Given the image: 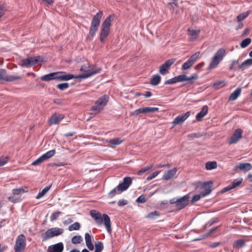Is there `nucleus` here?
Listing matches in <instances>:
<instances>
[{
  "mask_svg": "<svg viewBox=\"0 0 252 252\" xmlns=\"http://www.w3.org/2000/svg\"><path fill=\"white\" fill-rule=\"evenodd\" d=\"M51 188V186H47L43 189L42 191H40L36 197V199H39L43 196Z\"/></svg>",
  "mask_w": 252,
  "mask_h": 252,
  "instance_id": "nucleus-36",
  "label": "nucleus"
},
{
  "mask_svg": "<svg viewBox=\"0 0 252 252\" xmlns=\"http://www.w3.org/2000/svg\"><path fill=\"white\" fill-rule=\"evenodd\" d=\"M45 161L43 160V158L42 156L40 157L39 158L35 160L32 163V165H37L40 164L41 163Z\"/></svg>",
  "mask_w": 252,
  "mask_h": 252,
  "instance_id": "nucleus-55",
  "label": "nucleus"
},
{
  "mask_svg": "<svg viewBox=\"0 0 252 252\" xmlns=\"http://www.w3.org/2000/svg\"><path fill=\"white\" fill-rule=\"evenodd\" d=\"M127 204V200H124V199L120 200L118 202V205L119 206H124V205H126Z\"/></svg>",
  "mask_w": 252,
  "mask_h": 252,
  "instance_id": "nucleus-60",
  "label": "nucleus"
},
{
  "mask_svg": "<svg viewBox=\"0 0 252 252\" xmlns=\"http://www.w3.org/2000/svg\"><path fill=\"white\" fill-rule=\"evenodd\" d=\"M200 55V52H198L195 53L194 54L192 55L190 58L189 59L190 62L193 64L194 62L196 61L197 58H198Z\"/></svg>",
  "mask_w": 252,
  "mask_h": 252,
  "instance_id": "nucleus-46",
  "label": "nucleus"
},
{
  "mask_svg": "<svg viewBox=\"0 0 252 252\" xmlns=\"http://www.w3.org/2000/svg\"><path fill=\"white\" fill-rule=\"evenodd\" d=\"M208 106L207 105H204L201 111L198 113L196 116V120L197 121H200L202 120V118L207 114L208 113Z\"/></svg>",
  "mask_w": 252,
  "mask_h": 252,
  "instance_id": "nucleus-21",
  "label": "nucleus"
},
{
  "mask_svg": "<svg viewBox=\"0 0 252 252\" xmlns=\"http://www.w3.org/2000/svg\"><path fill=\"white\" fill-rule=\"evenodd\" d=\"M85 239L86 244L92 242L91 236L88 233H86L85 234Z\"/></svg>",
  "mask_w": 252,
  "mask_h": 252,
  "instance_id": "nucleus-58",
  "label": "nucleus"
},
{
  "mask_svg": "<svg viewBox=\"0 0 252 252\" xmlns=\"http://www.w3.org/2000/svg\"><path fill=\"white\" fill-rule=\"evenodd\" d=\"M90 215L93 218L95 222L98 225H101L104 220V225L108 232H111V221L109 217L105 214H103V217L101 213L94 210L90 211Z\"/></svg>",
  "mask_w": 252,
  "mask_h": 252,
  "instance_id": "nucleus-1",
  "label": "nucleus"
},
{
  "mask_svg": "<svg viewBox=\"0 0 252 252\" xmlns=\"http://www.w3.org/2000/svg\"><path fill=\"white\" fill-rule=\"evenodd\" d=\"M103 249V245L101 242H98L95 245L94 252H101Z\"/></svg>",
  "mask_w": 252,
  "mask_h": 252,
  "instance_id": "nucleus-42",
  "label": "nucleus"
},
{
  "mask_svg": "<svg viewBox=\"0 0 252 252\" xmlns=\"http://www.w3.org/2000/svg\"><path fill=\"white\" fill-rule=\"evenodd\" d=\"M64 246L62 242L50 246L48 248L47 252H63Z\"/></svg>",
  "mask_w": 252,
  "mask_h": 252,
  "instance_id": "nucleus-14",
  "label": "nucleus"
},
{
  "mask_svg": "<svg viewBox=\"0 0 252 252\" xmlns=\"http://www.w3.org/2000/svg\"><path fill=\"white\" fill-rule=\"evenodd\" d=\"M82 241V237L80 236H75L71 239V242L74 244H79Z\"/></svg>",
  "mask_w": 252,
  "mask_h": 252,
  "instance_id": "nucleus-45",
  "label": "nucleus"
},
{
  "mask_svg": "<svg viewBox=\"0 0 252 252\" xmlns=\"http://www.w3.org/2000/svg\"><path fill=\"white\" fill-rule=\"evenodd\" d=\"M39 59V56L29 57L27 59L22 60L20 62V65L23 67H30L37 63Z\"/></svg>",
  "mask_w": 252,
  "mask_h": 252,
  "instance_id": "nucleus-7",
  "label": "nucleus"
},
{
  "mask_svg": "<svg viewBox=\"0 0 252 252\" xmlns=\"http://www.w3.org/2000/svg\"><path fill=\"white\" fill-rule=\"evenodd\" d=\"M252 40L250 38H247L244 39L240 43V46L242 48H246L251 43Z\"/></svg>",
  "mask_w": 252,
  "mask_h": 252,
  "instance_id": "nucleus-40",
  "label": "nucleus"
},
{
  "mask_svg": "<svg viewBox=\"0 0 252 252\" xmlns=\"http://www.w3.org/2000/svg\"><path fill=\"white\" fill-rule=\"evenodd\" d=\"M103 15L102 11H98L93 17L91 25L98 27L100 25V20Z\"/></svg>",
  "mask_w": 252,
  "mask_h": 252,
  "instance_id": "nucleus-17",
  "label": "nucleus"
},
{
  "mask_svg": "<svg viewBox=\"0 0 252 252\" xmlns=\"http://www.w3.org/2000/svg\"><path fill=\"white\" fill-rule=\"evenodd\" d=\"M245 245V241L244 240L240 239L235 241L233 244V247L237 249H239Z\"/></svg>",
  "mask_w": 252,
  "mask_h": 252,
  "instance_id": "nucleus-31",
  "label": "nucleus"
},
{
  "mask_svg": "<svg viewBox=\"0 0 252 252\" xmlns=\"http://www.w3.org/2000/svg\"><path fill=\"white\" fill-rule=\"evenodd\" d=\"M250 14L249 11H247V12L242 13L238 15L237 17V19L238 22H241V21L245 19L246 17H247Z\"/></svg>",
  "mask_w": 252,
  "mask_h": 252,
  "instance_id": "nucleus-41",
  "label": "nucleus"
},
{
  "mask_svg": "<svg viewBox=\"0 0 252 252\" xmlns=\"http://www.w3.org/2000/svg\"><path fill=\"white\" fill-rule=\"evenodd\" d=\"M58 72H53L41 76V80L48 81L53 79L57 80Z\"/></svg>",
  "mask_w": 252,
  "mask_h": 252,
  "instance_id": "nucleus-20",
  "label": "nucleus"
},
{
  "mask_svg": "<svg viewBox=\"0 0 252 252\" xmlns=\"http://www.w3.org/2000/svg\"><path fill=\"white\" fill-rule=\"evenodd\" d=\"M115 16L113 14L109 15L103 22L101 25L100 33V40L103 42L110 33V28L111 26V22L114 20Z\"/></svg>",
  "mask_w": 252,
  "mask_h": 252,
  "instance_id": "nucleus-2",
  "label": "nucleus"
},
{
  "mask_svg": "<svg viewBox=\"0 0 252 252\" xmlns=\"http://www.w3.org/2000/svg\"><path fill=\"white\" fill-rule=\"evenodd\" d=\"M109 97L107 95H104L100 97L92 106L91 110L94 111L95 114L99 113L104 108L108 101Z\"/></svg>",
  "mask_w": 252,
  "mask_h": 252,
  "instance_id": "nucleus-4",
  "label": "nucleus"
},
{
  "mask_svg": "<svg viewBox=\"0 0 252 252\" xmlns=\"http://www.w3.org/2000/svg\"><path fill=\"white\" fill-rule=\"evenodd\" d=\"M6 248L7 247L5 246L4 244L0 243V252H3L6 250Z\"/></svg>",
  "mask_w": 252,
  "mask_h": 252,
  "instance_id": "nucleus-64",
  "label": "nucleus"
},
{
  "mask_svg": "<svg viewBox=\"0 0 252 252\" xmlns=\"http://www.w3.org/2000/svg\"><path fill=\"white\" fill-rule=\"evenodd\" d=\"M56 153L55 150H52L48 151L43 155H42V157L43 158V160H46L48 159V158L52 157Z\"/></svg>",
  "mask_w": 252,
  "mask_h": 252,
  "instance_id": "nucleus-34",
  "label": "nucleus"
},
{
  "mask_svg": "<svg viewBox=\"0 0 252 252\" xmlns=\"http://www.w3.org/2000/svg\"><path fill=\"white\" fill-rule=\"evenodd\" d=\"M201 194H197L193 196V197L191 199L192 202H195L200 200L201 198Z\"/></svg>",
  "mask_w": 252,
  "mask_h": 252,
  "instance_id": "nucleus-61",
  "label": "nucleus"
},
{
  "mask_svg": "<svg viewBox=\"0 0 252 252\" xmlns=\"http://www.w3.org/2000/svg\"><path fill=\"white\" fill-rule=\"evenodd\" d=\"M211 191H212V190L211 189V188L207 187L204 190H202L200 192V194L202 196L204 197V196H205L206 195H207L209 194H210V192H211Z\"/></svg>",
  "mask_w": 252,
  "mask_h": 252,
  "instance_id": "nucleus-52",
  "label": "nucleus"
},
{
  "mask_svg": "<svg viewBox=\"0 0 252 252\" xmlns=\"http://www.w3.org/2000/svg\"><path fill=\"white\" fill-rule=\"evenodd\" d=\"M64 115L62 114L55 113L53 114L48 120L49 126L59 124L63 118Z\"/></svg>",
  "mask_w": 252,
  "mask_h": 252,
  "instance_id": "nucleus-12",
  "label": "nucleus"
},
{
  "mask_svg": "<svg viewBox=\"0 0 252 252\" xmlns=\"http://www.w3.org/2000/svg\"><path fill=\"white\" fill-rule=\"evenodd\" d=\"M202 136L200 133H192L188 135L187 137L189 139H192L194 138H199Z\"/></svg>",
  "mask_w": 252,
  "mask_h": 252,
  "instance_id": "nucleus-51",
  "label": "nucleus"
},
{
  "mask_svg": "<svg viewBox=\"0 0 252 252\" xmlns=\"http://www.w3.org/2000/svg\"><path fill=\"white\" fill-rule=\"evenodd\" d=\"M175 61L176 59L174 58L166 61L165 63L159 67V72L163 75L167 74L169 72L168 69L175 63Z\"/></svg>",
  "mask_w": 252,
  "mask_h": 252,
  "instance_id": "nucleus-10",
  "label": "nucleus"
},
{
  "mask_svg": "<svg viewBox=\"0 0 252 252\" xmlns=\"http://www.w3.org/2000/svg\"><path fill=\"white\" fill-rule=\"evenodd\" d=\"M241 92V89L238 88L236 89L229 96V100L230 101H234L236 100L239 95L240 94Z\"/></svg>",
  "mask_w": 252,
  "mask_h": 252,
  "instance_id": "nucleus-26",
  "label": "nucleus"
},
{
  "mask_svg": "<svg viewBox=\"0 0 252 252\" xmlns=\"http://www.w3.org/2000/svg\"><path fill=\"white\" fill-rule=\"evenodd\" d=\"M69 87V84L67 83L59 84L57 85V88L61 91H63Z\"/></svg>",
  "mask_w": 252,
  "mask_h": 252,
  "instance_id": "nucleus-44",
  "label": "nucleus"
},
{
  "mask_svg": "<svg viewBox=\"0 0 252 252\" xmlns=\"http://www.w3.org/2000/svg\"><path fill=\"white\" fill-rule=\"evenodd\" d=\"M63 232V229L58 227H53L48 229L45 233L42 234L43 241H46L54 236H59Z\"/></svg>",
  "mask_w": 252,
  "mask_h": 252,
  "instance_id": "nucleus-5",
  "label": "nucleus"
},
{
  "mask_svg": "<svg viewBox=\"0 0 252 252\" xmlns=\"http://www.w3.org/2000/svg\"><path fill=\"white\" fill-rule=\"evenodd\" d=\"M86 245H87L88 248L90 251H93L94 249V245L92 243V242L87 243Z\"/></svg>",
  "mask_w": 252,
  "mask_h": 252,
  "instance_id": "nucleus-63",
  "label": "nucleus"
},
{
  "mask_svg": "<svg viewBox=\"0 0 252 252\" xmlns=\"http://www.w3.org/2000/svg\"><path fill=\"white\" fill-rule=\"evenodd\" d=\"M177 83L176 77L166 81L164 83L165 85L172 84Z\"/></svg>",
  "mask_w": 252,
  "mask_h": 252,
  "instance_id": "nucleus-57",
  "label": "nucleus"
},
{
  "mask_svg": "<svg viewBox=\"0 0 252 252\" xmlns=\"http://www.w3.org/2000/svg\"><path fill=\"white\" fill-rule=\"evenodd\" d=\"M62 214V212L60 211H57L52 213L51 216H50V220L51 221H54L56 220H57L60 215Z\"/></svg>",
  "mask_w": 252,
  "mask_h": 252,
  "instance_id": "nucleus-43",
  "label": "nucleus"
},
{
  "mask_svg": "<svg viewBox=\"0 0 252 252\" xmlns=\"http://www.w3.org/2000/svg\"><path fill=\"white\" fill-rule=\"evenodd\" d=\"M177 82H182L184 81H188L189 83H192L194 80H197L198 76L196 74H193L189 77H187L185 74H182L176 76Z\"/></svg>",
  "mask_w": 252,
  "mask_h": 252,
  "instance_id": "nucleus-13",
  "label": "nucleus"
},
{
  "mask_svg": "<svg viewBox=\"0 0 252 252\" xmlns=\"http://www.w3.org/2000/svg\"><path fill=\"white\" fill-rule=\"evenodd\" d=\"M28 191L27 187L20 188L19 189H14L12 190V194L14 195H19L22 193L27 192Z\"/></svg>",
  "mask_w": 252,
  "mask_h": 252,
  "instance_id": "nucleus-30",
  "label": "nucleus"
},
{
  "mask_svg": "<svg viewBox=\"0 0 252 252\" xmlns=\"http://www.w3.org/2000/svg\"><path fill=\"white\" fill-rule=\"evenodd\" d=\"M87 67L85 65H82L80 68V70L82 71L86 72L85 73L80 75L79 77H77L78 78H87L93 75H94L97 73H98L101 70L100 68H97L96 69H90L89 70H87Z\"/></svg>",
  "mask_w": 252,
  "mask_h": 252,
  "instance_id": "nucleus-8",
  "label": "nucleus"
},
{
  "mask_svg": "<svg viewBox=\"0 0 252 252\" xmlns=\"http://www.w3.org/2000/svg\"><path fill=\"white\" fill-rule=\"evenodd\" d=\"M190 196L187 194L184 196L175 200V199H171L169 203L171 204H174L175 207L178 210H180L185 208L189 204Z\"/></svg>",
  "mask_w": 252,
  "mask_h": 252,
  "instance_id": "nucleus-3",
  "label": "nucleus"
},
{
  "mask_svg": "<svg viewBox=\"0 0 252 252\" xmlns=\"http://www.w3.org/2000/svg\"><path fill=\"white\" fill-rule=\"evenodd\" d=\"M243 133V131L242 129H236L231 136L228 139V144L231 145L238 142L242 137Z\"/></svg>",
  "mask_w": 252,
  "mask_h": 252,
  "instance_id": "nucleus-9",
  "label": "nucleus"
},
{
  "mask_svg": "<svg viewBox=\"0 0 252 252\" xmlns=\"http://www.w3.org/2000/svg\"><path fill=\"white\" fill-rule=\"evenodd\" d=\"M177 171L178 169L177 168H174L171 170H168L163 174L162 176V179L166 181L171 179L175 176Z\"/></svg>",
  "mask_w": 252,
  "mask_h": 252,
  "instance_id": "nucleus-19",
  "label": "nucleus"
},
{
  "mask_svg": "<svg viewBox=\"0 0 252 252\" xmlns=\"http://www.w3.org/2000/svg\"><path fill=\"white\" fill-rule=\"evenodd\" d=\"M5 73V69H0V80H3L4 76Z\"/></svg>",
  "mask_w": 252,
  "mask_h": 252,
  "instance_id": "nucleus-59",
  "label": "nucleus"
},
{
  "mask_svg": "<svg viewBox=\"0 0 252 252\" xmlns=\"http://www.w3.org/2000/svg\"><path fill=\"white\" fill-rule=\"evenodd\" d=\"M236 168H239L241 171L247 172L251 169L252 165L250 163H240L239 165L235 167Z\"/></svg>",
  "mask_w": 252,
  "mask_h": 252,
  "instance_id": "nucleus-23",
  "label": "nucleus"
},
{
  "mask_svg": "<svg viewBox=\"0 0 252 252\" xmlns=\"http://www.w3.org/2000/svg\"><path fill=\"white\" fill-rule=\"evenodd\" d=\"M58 75L57 77V80L59 81H67L73 78H77V77H75L72 74H64V72H58Z\"/></svg>",
  "mask_w": 252,
  "mask_h": 252,
  "instance_id": "nucleus-16",
  "label": "nucleus"
},
{
  "mask_svg": "<svg viewBox=\"0 0 252 252\" xmlns=\"http://www.w3.org/2000/svg\"><path fill=\"white\" fill-rule=\"evenodd\" d=\"M159 216L160 213L158 211H154L148 214L146 217L149 219L153 220Z\"/></svg>",
  "mask_w": 252,
  "mask_h": 252,
  "instance_id": "nucleus-37",
  "label": "nucleus"
},
{
  "mask_svg": "<svg viewBox=\"0 0 252 252\" xmlns=\"http://www.w3.org/2000/svg\"><path fill=\"white\" fill-rule=\"evenodd\" d=\"M189 39L190 41L196 40L200 33V30H195L189 28L188 30Z\"/></svg>",
  "mask_w": 252,
  "mask_h": 252,
  "instance_id": "nucleus-18",
  "label": "nucleus"
},
{
  "mask_svg": "<svg viewBox=\"0 0 252 252\" xmlns=\"http://www.w3.org/2000/svg\"><path fill=\"white\" fill-rule=\"evenodd\" d=\"M217 167V163L215 161H208L205 164V168L207 170H211Z\"/></svg>",
  "mask_w": 252,
  "mask_h": 252,
  "instance_id": "nucleus-32",
  "label": "nucleus"
},
{
  "mask_svg": "<svg viewBox=\"0 0 252 252\" xmlns=\"http://www.w3.org/2000/svg\"><path fill=\"white\" fill-rule=\"evenodd\" d=\"M159 173V171H156L153 172L152 174L148 176L147 178V181H150L155 178L158 174Z\"/></svg>",
  "mask_w": 252,
  "mask_h": 252,
  "instance_id": "nucleus-56",
  "label": "nucleus"
},
{
  "mask_svg": "<svg viewBox=\"0 0 252 252\" xmlns=\"http://www.w3.org/2000/svg\"><path fill=\"white\" fill-rule=\"evenodd\" d=\"M131 183L132 181L130 177H125L124 178V182L119 184V185L117 187L118 193H120L121 192L126 190L131 184Z\"/></svg>",
  "mask_w": 252,
  "mask_h": 252,
  "instance_id": "nucleus-11",
  "label": "nucleus"
},
{
  "mask_svg": "<svg viewBox=\"0 0 252 252\" xmlns=\"http://www.w3.org/2000/svg\"><path fill=\"white\" fill-rule=\"evenodd\" d=\"M118 191L117 187L113 189H112L110 192L109 195H111V197L115 196L118 192H117Z\"/></svg>",
  "mask_w": 252,
  "mask_h": 252,
  "instance_id": "nucleus-62",
  "label": "nucleus"
},
{
  "mask_svg": "<svg viewBox=\"0 0 252 252\" xmlns=\"http://www.w3.org/2000/svg\"><path fill=\"white\" fill-rule=\"evenodd\" d=\"M225 85V82L224 81H220L217 82H216L214 84V87L216 89H219L220 88L224 86Z\"/></svg>",
  "mask_w": 252,
  "mask_h": 252,
  "instance_id": "nucleus-50",
  "label": "nucleus"
},
{
  "mask_svg": "<svg viewBox=\"0 0 252 252\" xmlns=\"http://www.w3.org/2000/svg\"><path fill=\"white\" fill-rule=\"evenodd\" d=\"M9 159L8 157H1L0 158V166H3L5 164Z\"/></svg>",
  "mask_w": 252,
  "mask_h": 252,
  "instance_id": "nucleus-54",
  "label": "nucleus"
},
{
  "mask_svg": "<svg viewBox=\"0 0 252 252\" xmlns=\"http://www.w3.org/2000/svg\"><path fill=\"white\" fill-rule=\"evenodd\" d=\"M123 142V140L119 138H115L111 139L108 142L110 146L113 147V146H117L120 145Z\"/></svg>",
  "mask_w": 252,
  "mask_h": 252,
  "instance_id": "nucleus-33",
  "label": "nucleus"
},
{
  "mask_svg": "<svg viewBox=\"0 0 252 252\" xmlns=\"http://www.w3.org/2000/svg\"><path fill=\"white\" fill-rule=\"evenodd\" d=\"M21 77L18 75H7L6 73L4 76L3 80L6 82H13L15 80H19Z\"/></svg>",
  "mask_w": 252,
  "mask_h": 252,
  "instance_id": "nucleus-24",
  "label": "nucleus"
},
{
  "mask_svg": "<svg viewBox=\"0 0 252 252\" xmlns=\"http://www.w3.org/2000/svg\"><path fill=\"white\" fill-rule=\"evenodd\" d=\"M98 27L91 25L89 33L87 37V39L92 40L97 31Z\"/></svg>",
  "mask_w": 252,
  "mask_h": 252,
  "instance_id": "nucleus-22",
  "label": "nucleus"
},
{
  "mask_svg": "<svg viewBox=\"0 0 252 252\" xmlns=\"http://www.w3.org/2000/svg\"><path fill=\"white\" fill-rule=\"evenodd\" d=\"M144 114V107L137 109L131 113V116H137L139 114Z\"/></svg>",
  "mask_w": 252,
  "mask_h": 252,
  "instance_id": "nucleus-48",
  "label": "nucleus"
},
{
  "mask_svg": "<svg viewBox=\"0 0 252 252\" xmlns=\"http://www.w3.org/2000/svg\"><path fill=\"white\" fill-rule=\"evenodd\" d=\"M190 116V112L188 111L182 115L177 116L173 121L172 123L176 125L183 123Z\"/></svg>",
  "mask_w": 252,
  "mask_h": 252,
  "instance_id": "nucleus-15",
  "label": "nucleus"
},
{
  "mask_svg": "<svg viewBox=\"0 0 252 252\" xmlns=\"http://www.w3.org/2000/svg\"><path fill=\"white\" fill-rule=\"evenodd\" d=\"M80 224L78 222H76L74 223L73 224L70 225L68 227V230L70 231H72L73 230H78L80 229Z\"/></svg>",
  "mask_w": 252,
  "mask_h": 252,
  "instance_id": "nucleus-39",
  "label": "nucleus"
},
{
  "mask_svg": "<svg viewBox=\"0 0 252 252\" xmlns=\"http://www.w3.org/2000/svg\"><path fill=\"white\" fill-rule=\"evenodd\" d=\"M221 61H220L215 55L213 57L211 62L209 64V68L210 69L216 68Z\"/></svg>",
  "mask_w": 252,
  "mask_h": 252,
  "instance_id": "nucleus-28",
  "label": "nucleus"
},
{
  "mask_svg": "<svg viewBox=\"0 0 252 252\" xmlns=\"http://www.w3.org/2000/svg\"><path fill=\"white\" fill-rule=\"evenodd\" d=\"M152 167H153V164L149 166L145 167L144 168L141 169L140 170H139L137 172V175H142L145 172H146V171H147L149 170H150V169H151Z\"/></svg>",
  "mask_w": 252,
  "mask_h": 252,
  "instance_id": "nucleus-47",
  "label": "nucleus"
},
{
  "mask_svg": "<svg viewBox=\"0 0 252 252\" xmlns=\"http://www.w3.org/2000/svg\"><path fill=\"white\" fill-rule=\"evenodd\" d=\"M161 80V77L159 75H154L150 80V84L153 86L158 85Z\"/></svg>",
  "mask_w": 252,
  "mask_h": 252,
  "instance_id": "nucleus-29",
  "label": "nucleus"
},
{
  "mask_svg": "<svg viewBox=\"0 0 252 252\" xmlns=\"http://www.w3.org/2000/svg\"><path fill=\"white\" fill-rule=\"evenodd\" d=\"M192 64H193L190 62V61L188 60L182 65V69L183 70H187L191 66Z\"/></svg>",
  "mask_w": 252,
  "mask_h": 252,
  "instance_id": "nucleus-49",
  "label": "nucleus"
},
{
  "mask_svg": "<svg viewBox=\"0 0 252 252\" xmlns=\"http://www.w3.org/2000/svg\"><path fill=\"white\" fill-rule=\"evenodd\" d=\"M147 201V199L146 198L145 195H141L139 196L136 201L137 203H144Z\"/></svg>",
  "mask_w": 252,
  "mask_h": 252,
  "instance_id": "nucleus-53",
  "label": "nucleus"
},
{
  "mask_svg": "<svg viewBox=\"0 0 252 252\" xmlns=\"http://www.w3.org/2000/svg\"><path fill=\"white\" fill-rule=\"evenodd\" d=\"M252 65V59H249L245 61L240 65H239V69H244L246 67Z\"/></svg>",
  "mask_w": 252,
  "mask_h": 252,
  "instance_id": "nucleus-35",
  "label": "nucleus"
},
{
  "mask_svg": "<svg viewBox=\"0 0 252 252\" xmlns=\"http://www.w3.org/2000/svg\"><path fill=\"white\" fill-rule=\"evenodd\" d=\"M242 182V179H236L232 183V184L230 186L224 188V189L226 191H228L230 189H233L236 188V187L239 186L241 184Z\"/></svg>",
  "mask_w": 252,
  "mask_h": 252,
  "instance_id": "nucleus-25",
  "label": "nucleus"
},
{
  "mask_svg": "<svg viewBox=\"0 0 252 252\" xmlns=\"http://www.w3.org/2000/svg\"><path fill=\"white\" fill-rule=\"evenodd\" d=\"M225 55V49L224 48H220L217 51L214 55L216 56L220 61H221Z\"/></svg>",
  "mask_w": 252,
  "mask_h": 252,
  "instance_id": "nucleus-27",
  "label": "nucleus"
},
{
  "mask_svg": "<svg viewBox=\"0 0 252 252\" xmlns=\"http://www.w3.org/2000/svg\"><path fill=\"white\" fill-rule=\"evenodd\" d=\"M144 114L154 113L158 111V108L157 107H144Z\"/></svg>",
  "mask_w": 252,
  "mask_h": 252,
  "instance_id": "nucleus-38",
  "label": "nucleus"
},
{
  "mask_svg": "<svg viewBox=\"0 0 252 252\" xmlns=\"http://www.w3.org/2000/svg\"><path fill=\"white\" fill-rule=\"evenodd\" d=\"M26 238L24 234H20L16 238L14 247L15 252H22L26 246Z\"/></svg>",
  "mask_w": 252,
  "mask_h": 252,
  "instance_id": "nucleus-6",
  "label": "nucleus"
}]
</instances>
